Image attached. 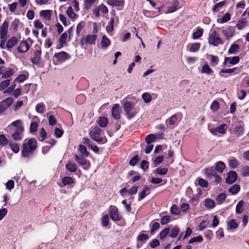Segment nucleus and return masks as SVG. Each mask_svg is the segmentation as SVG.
<instances>
[{
	"label": "nucleus",
	"mask_w": 249,
	"mask_h": 249,
	"mask_svg": "<svg viewBox=\"0 0 249 249\" xmlns=\"http://www.w3.org/2000/svg\"><path fill=\"white\" fill-rule=\"evenodd\" d=\"M36 147L37 141L35 139H30L27 142L23 143L21 150L22 157L27 158L32 156Z\"/></svg>",
	"instance_id": "obj_1"
},
{
	"label": "nucleus",
	"mask_w": 249,
	"mask_h": 249,
	"mask_svg": "<svg viewBox=\"0 0 249 249\" xmlns=\"http://www.w3.org/2000/svg\"><path fill=\"white\" fill-rule=\"evenodd\" d=\"M101 129L97 126H95L91 128L89 131V136L90 138L94 141L101 143H105L107 142V140L104 142V138L101 136Z\"/></svg>",
	"instance_id": "obj_2"
},
{
	"label": "nucleus",
	"mask_w": 249,
	"mask_h": 249,
	"mask_svg": "<svg viewBox=\"0 0 249 249\" xmlns=\"http://www.w3.org/2000/svg\"><path fill=\"white\" fill-rule=\"evenodd\" d=\"M124 111L128 118L129 119L133 118L136 114L134 109V105L130 101H125L123 104Z\"/></svg>",
	"instance_id": "obj_3"
},
{
	"label": "nucleus",
	"mask_w": 249,
	"mask_h": 249,
	"mask_svg": "<svg viewBox=\"0 0 249 249\" xmlns=\"http://www.w3.org/2000/svg\"><path fill=\"white\" fill-rule=\"evenodd\" d=\"M209 43L213 46H218L219 44H223L221 38L218 36V34L215 31H213L210 36Z\"/></svg>",
	"instance_id": "obj_4"
},
{
	"label": "nucleus",
	"mask_w": 249,
	"mask_h": 249,
	"mask_svg": "<svg viewBox=\"0 0 249 249\" xmlns=\"http://www.w3.org/2000/svg\"><path fill=\"white\" fill-rule=\"evenodd\" d=\"M13 99L8 97L0 102V114L4 112L13 103Z\"/></svg>",
	"instance_id": "obj_5"
},
{
	"label": "nucleus",
	"mask_w": 249,
	"mask_h": 249,
	"mask_svg": "<svg viewBox=\"0 0 249 249\" xmlns=\"http://www.w3.org/2000/svg\"><path fill=\"white\" fill-rule=\"evenodd\" d=\"M109 215L111 219L114 221H118L121 220V216L119 215L117 208L111 205L109 208Z\"/></svg>",
	"instance_id": "obj_6"
},
{
	"label": "nucleus",
	"mask_w": 249,
	"mask_h": 249,
	"mask_svg": "<svg viewBox=\"0 0 249 249\" xmlns=\"http://www.w3.org/2000/svg\"><path fill=\"white\" fill-rule=\"evenodd\" d=\"M75 160L85 169H88L90 166V162L83 156L75 155Z\"/></svg>",
	"instance_id": "obj_7"
},
{
	"label": "nucleus",
	"mask_w": 249,
	"mask_h": 249,
	"mask_svg": "<svg viewBox=\"0 0 249 249\" xmlns=\"http://www.w3.org/2000/svg\"><path fill=\"white\" fill-rule=\"evenodd\" d=\"M54 56L57 58V60L59 62H64L71 57L70 55L64 51L55 53Z\"/></svg>",
	"instance_id": "obj_8"
},
{
	"label": "nucleus",
	"mask_w": 249,
	"mask_h": 249,
	"mask_svg": "<svg viewBox=\"0 0 249 249\" xmlns=\"http://www.w3.org/2000/svg\"><path fill=\"white\" fill-rule=\"evenodd\" d=\"M237 178L238 175L236 172L233 171H230L228 173V177L226 179V182L228 184H232L237 180Z\"/></svg>",
	"instance_id": "obj_9"
},
{
	"label": "nucleus",
	"mask_w": 249,
	"mask_h": 249,
	"mask_svg": "<svg viewBox=\"0 0 249 249\" xmlns=\"http://www.w3.org/2000/svg\"><path fill=\"white\" fill-rule=\"evenodd\" d=\"M9 27V22L7 21H5L3 23L0 30V37L1 39H3L6 37L8 33V29Z\"/></svg>",
	"instance_id": "obj_10"
},
{
	"label": "nucleus",
	"mask_w": 249,
	"mask_h": 249,
	"mask_svg": "<svg viewBox=\"0 0 249 249\" xmlns=\"http://www.w3.org/2000/svg\"><path fill=\"white\" fill-rule=\"evenodd\" d=\"M120 112L121 109L120 105L118 104H115L111 109V114L112 117L116 120L120 119Z\"/></svg>",
	"instance_id": "obj_11"
},
{
	"label": "nucleus",
	"mask_w": 249,
	"mask_h": 249,
	"mask_svg": "<svg viewBox=\"0 0 249 249\" xmlns=\"http://www.w3.org/2000/svg\"><path fill=\"white\" fill-rule=\"evenodd\" d=\"M41 50H36L34 52V56L31 58V62L34 65H38L41 62Z\"/></svg>",
	"instance_id": "obj_12"
},
{
	"label": "nucleus",
	"mask_w": 249,
	"mask_h": 249,
	"mask_svg": "<svg viewBox=\"0 0 249 249\" xmlns=\"http://www.w3.org/2000/svg\"><path fill=\"white\" fill-rule=\"evenodd\" d=\"M30 49V46L26 41H21L18 47V51L19 53H23L28 51Z\"/></svg>",
	"instance_id": "obj_13"
},
{
	"label": "nucleus",
	"mask_w": 249,
	"mask_h": 249,
	"mask_svg": "<svg viewBox=\"0 0 249 249\" xmlns=\"http://www.w3.org/2000/svg\"><path fill=\"white\" fill-rule=\"evenodd\" d=\"M222 32L226 39L229 40L234 36V29L233 27H231L227 29L223 30Z\"/></svg>",
	"instance_id": "obj_14"
},
{
	"label": "nucleus",
	"mask_w": 249,
	"mask_h": 249,
	"mask_svg": "<svg viewBox=\"0 0 249 249\" xmlns=\"http://www.w3.org/2000/svg\"><path fill=\"white\" fill-rule=\"evenodd\" d=\"M18 42V39L17 37L13 36L11 37L7 42L6 48L8 49L12 48Z\"/></svg>",
	"instance_id": "obj_15"
},
{
	"label": "nucleus",
	"mask_w": 249,
	"mask_h": 249,
	"mask_svg": "<svg viewBox=\"0 0 249 249\" xmlns=\"http://www.w3.org/2000/svg\"><path fill=\"white\" fill-rule=\"evenodd\" d=\"M107 3L112 6H123L124 1L123 0H107Z\"/></svg>",
	"instance_id": "obj_16"
},
{
	"label": "nucleus",
	"mask_w": 249,
	"mask_h": 249,
	"mask_svg": "<svg viewBox=\"0 0 249 249\" xmlns=\"http://www.w3.org/2000/svg\"><path fill=\"white\" fill-rule=\"evenodd\" d=\"M10 125H13L16 127L15 130H18V131H23L24 127L22 125V122L20 120H17L12 122Z\"/></svg>",
	"instance_id": "obj_17"
},
{
	"label": "nucleus",
	"mask_w": 249,
	"mask_h": 249,
	"mask_svg": "<svg viewBox=\"0 0 249 249\" xmlns=\"http://www.w3.org/2000/svg\"><path fill=\"white\" fill-rule=\"evenodd\" d=\"M178 5V2L177 0H173L172 5L169 6L167 9L168 13H173L177 10V7Z\"/></svg>",
	"instance_id": "obj_18"
},
{
	"label": "nucleus",
	"mask_w": 249,
	"mask_h": 249,
	"mask_svg": "<svg viewBox=\"0 0 249 249\" xmlns=\"http://www.w3.org/2000/svg\"><path fill=\"white\" fill-rule=\"evenodd\" d=\"M65 167L66 169L71 173L75 172L77 170L76 165L71 161H69Z\"/></svg>",
	"instance_id": "obj_19"
},
{
	"label": "nucleus",
	"mask_w": 249,
	"mask_h": 249,
	"mask_svg": "<svg viewBox=\"0 0 249 249\" xmlns=\"http://www.w3.org/2000/svg\"><path fill=\"white\" fill-rule=\"evenodd\" d=\"M205 206L208 209H212L215 206V202L212 199L206 198L204 202Z\"/></svg>",
	"instance_id": "obj_20"
},
{
	"label": "nucleus",
	"mask_w": 249,
	"mask_h": 249,
	"mask_svg": "<svg viewBox=\"0 0 249 249\" xmlns=\"http://www.w3.org/2000/svg\"><path fill=\"white\" fill-rule=\"evenodd\" d=\"M110 44V40L106 36H103L102 38L101 45L102 48H107Z\"/></svg>",
	"instance_id": "obj_21"
},
{
	"label": "nucleus",
	"mask_w": 249,
	"mask_h": 249,
	"mask_svg": "<svg viewBox=\"0 0 249 249\" xmlns=\"http://www.w3.org/2000/svg\"><path fill=\"white\" fill-rule=\"evenodd\" d=\"M23 131H18V130H15V132L12 135L13 139L16 141H18L21 140L22 135Z\"/></svg>",
	"instance_id": "obj_22"
},
{
	"label": "nucleus",
	"mask_w": 249,
	"mask_h": 249,
	"mask_svg": "<svg viewBox=\"0 0 249 249\" xmlns=\"http://www.w3.org/2000/svg\"><path fill=\"white\" fill-rule=\"evenodd\" d=\"M96 37L97 36L94 35H88L86 37V42L91 45L94 44Z\"/></svg>",
	"instance_id": "obj_23"
},
{
	"label": "nucleus",
	"mask_w": 249,
	"mask_h": 249,
	"mask_svg": "<svg viewBox=\"0 0 249 249\" xmlns=\"http://www.w3.org/2000/svg\"><path fill=\"white\" fill-rule=\"evenodd\" d=\"M226 60H228V63L230 64L235 65L239 62L240 58L237 56L232 57H226Z\"/></svg>",
	"instance_id": "obj_24"
},
{
	"label": "nucleus",
	"mask_w": 249,
	"mask_h": 249,
	"mask_svg": "<svg viewBox=\"0 0 249 249\" xmlns=\"http://www.w3.org/2000/svg\"><path fill=\"white\" fill-rule=\"evenodd\" d=\"M180 231V230L178 226L173 227L171 230V233L169 234V236L172 238L176 237Z\"/></svg>",
	"instance_id": "obj_25"
},
{
	"label": "nucleus",
	"mask_w": 249,
	"mask_h": 249,
	"mask_svg": "<svg viewBox=\"0 0 249 249\" xmlns=\"http://www.w3.org/2000/svg\"><path fill=\"white\" fill-rule=\"evenodd\" d=\"M51 11L49 10H42L40 12V15L46 19H50L51 17Z\"/></svg>",
	"instance_id": "obj_26"
},
{
	"label": "nucleus",
	"mask_w": 249,
	"mask_h": 249,
	"mask_svg": "<svg viewBox=\"0 0 249 249\" xmlns=\"http://www.w3.org/2000/svg\"><path fill=\"white\" fill-rule=\"evenodd\" d=\"M226 167L225 164L223 161H219L215 166V169L218 172L221 173Z\"/></svg>",
	"instance_id": "obj_27"
},
{
	"label": "nucleus",
	"mask_w": 249,
	"mask_h": 249,
	"mask_svg": "<svg viewBox=\"0 0 249 249\" xmlns=\"http://www.w3.org/2000/svg\"><path fill=\"white\" fill-rule=\"evenodd\" d=\"M240 190V185L238 184H234L229 189V191L233 195L238 193Z\"/></svg>",
	"instance_id": "obj_28"
},
{
	"label": "nucleus",
	"mask_w": 249,
	"mask_h": 249,
	"mask_svg": "<svg viewBox=\"0 0 249 249\" xmlns=\"http://www.w3.org/2000/svg\"><path fill=\"white\" fill-rule=\"evenodd\" d=\"M189 51L191 52H196L200 47V44L199 43H195L190 44Z\"/></svg>",
	"instance_id": "obj_29"
},
{
	"label": "nucleus",
	"mask_w": 249,
	"mask_h": 249,
	"mask_svg": "<svg viewBox=\"0 0 249 249\" xmlns=\"http://www.w3.org/2000/svg\"><path fill=\"white\" fill-rule=\"evenodd\" d=\"M240 47L238 44H233L231 45L228 50V53L230 54H233L238 52L239 50Z\"/></svg>",
	"instance_id": "obj_30"
},
{
	"label": "nucleus",
	"mask_w": 249,
	"mask_h": 249,
	"mask_svg": "<svg viewBox=\"0 0 249 249\" xmlns=\"http://www.w3.org/2000/svg\"><path fill=\"white\" fill-rule=\"evenodd\" d=\"M247 25V21L245 19L243 18L238 21L236 26L239 30H242L244 27Z\"/></svg>",
	"instance_id": "obj_31"
},
{
	"label": "nucleus",
	"mask_w": 249,
	"mask_h": 249,
	"mask_svg": "<svg viewBox=\"0 0 249 249\" xmlns=\"http://www.w3.org/2000/svg\"><path fill=\"white\" fill-rule=\"evenodd\" d=\"M68 37V34L66 32L63 33L60 37L59 43L61 47H63L66 43Z\"/></svg>",
	"instance_id": "obj_32"
},
{
	"label": "nucleus",
	"mask_w": 249,
	"mask_h": 249,
	"mask_svg": "<svg viewBox=\"0 0 249 249\" xmlns=\"http://www.w3.org/2000/svg\"><path fill=\"white\" fill-rule=\"evenodd\" d=\"M205 174L209 178H213V177L216 174V173L215 170L213 168H211L206 169Z\"/></svg>",
	"instance_id": "obj_33"
},
{
	"label": "nucleus",
	"mask_w": 249,
	"mask_h": 249,
	"mask_svg": "<svg viewBox=\"0 0 249 249\" xmlns=\"http://www.w3.org/2000/svg\"><path fill=\"white\" fill-rule=\"evenodd\" d=\"M62 183L64 185H71L73 182V180L72 178L70 177H65L62 179Z\"/></svg>",
	"instance_id": "obj_34"
},
{
	"label": "nucleus",
	"mask_w": 249,
	"mask_h": 249,
	"mask_svg": "<svg viewBox=\"0 0 249 249\" xmlns=\"http://www.w3.org/2000/svg\"><path fill=\"white\" fill-rule=\"evenodd\" d=\"M236 70V68L233 69H222L219 72V75L221 77H224V75L222 73H231L234 72Z\"/></svg>",
	"instance_id": "obj_35"
},
{
	"label": "nucleus",
	"mask_w": 249,
	"mask_h": 249,
	"mask_svg": "<svg viewBox=\"0 0 249 249\" xmlns=\"http://www.w3.org/2000/svg\"><path fill=\"white\" fill-rule=\"evenodd\" d=\"M79 150L81 153V154L85 157H88L89 155V153L88 152L87 148L85 146L80 144L79 145Z\"/></svg>",
	"instance_id": "obj_36"
},
{
	"label": "nucleus",
	"mask_w": 249,
	"mask_h": 249,
	"mask_svg": "<svg viewBox=\"0 0 249 249\" xmlns=\"http://www.w3.org/2000/svg\"><path fill=\"white\" fill-rule=\"evenodd\" d=\"M244 204L243 200H240L238 203L236 207V213H241L243 211V206Z\"/></svg>",
	"instance_id": "obj_37"
},
{
	"label": "nucleus",
	"mask_w": 249,
	"mask_h": 249,
	"mask_svg": "<svg viewBox=\"0 0 249 249\" xmlns=\"http://www.w3.org/2000/svg\"><path fill=\"white\" fill-rule=\"evenodd\" d=\"M142 99L145 103H148L151 101L152 97L149 93L145 92L142 94Z\"/></svg>",
	"instance_id": "obj_38"
},
{
	"label": "nucleus",
	"mask_w": 249,
	"mask_h": 249,
	"mask_svg": "<svg viewBox=\"0 0 249 249\" xmlns=\"http://www.w3.org/2000/svg\"><path fill=\"white\" fill-rule=\"evenodd\" d=\"M168 169L166 168H161L160 167L157 168L155 171H154V173L156 172L157 174L160 175H164L167 174Z\"/></svg>",
	"instance_id": "obj_39"
},
{
	"label": "nucleus",
	"mask_w": 249,
	"mask_h": 249,
	"mask_svg": "<svg viewBox=\"0 0 249 249\" xmlns=\"http://www.w3.org/2000/svg\"><path fill=\"white\" fill-rule=\"evenodd\" d=\"M13 74L14 71L13 69L11 68H9L7 71H6L4 73L2 74V78L3 79H6L10 77Z\"/></svg>",
	"instance_id": "obj_40"
},
{
	"label": "nucleus",
	"mask_w": 249,
	"mask_h": 249,
	"mask_svg": "<svg viewBox=\"0 0 249 249\" xmlns=\"http://www.w3.org/2000/svg\"><path fill=\"white\" fill-rule=\"evenodd\" d=\"M170 213L172 214L178 215L180 213V210L177 205H174L170 209Z\"/></svg>",
	"instance_id": "obj_41"
},
{
	"label": "nucleus",
	"mask_w": 249,
	"mask_h": 249,
	"mask_svg": "<svg viewBox=\"0 0 249 249\" xmlns=\"http://www.w3.org/2000/svg\"><path fill=\"white\" fill-rule=\"evenodd\" d=\"M170 228H166L164 230H163L160 233V239H163L169 233L170 231Z\"/></svg>",
	"instance_id": "obj_42"
},
{
	"label": "nucleus",
	"mask_w": 249,
	"mask_h": 249,
	"mask_svg": "<svg viewBox=\"0 0 249 249\" xmlns=\"http://www.w3.org/2000/svg\"><path fill=\"white\" fill-rule=\"evenodd\" d=\"M155 140L156 136L153 134H149L145 137V141L148 144L154 142Z\"/></svg>",
	"instance_id": "obj_43"
},
{
	"label": "nucleus",
	"mask_w": 249,
	"mask_h": 249,
	"mask_svg": "<svg viewBox=\"0 0 249 249\" xmlns=\"http://www.w3.org/2000/svg\"><path fill=\"white\" fill-rule=\"evenodd\" d=\"M11 150L15 153H17L19 151V146L18 143L11 142L9 144Z\"/></svg>",
	"instance_id": "obj_44"
},
{
	"label": "nucleus",
	"mask_w": 249,
	"mask_h": 249,
	"mask_svg": "<svg viewBox=\"0 0 249 249\" xmlns=\"http://www.w3.org/2000/svg\"><path fill=\"white\" fill-rule=\"evenodd\" d=\"M239 164L236 159H232L229 160V166L232 168H236Z\"/></svg>",
	"instance_id": "obj_45"
},
{
	"label": "nucleus",
	"mask_w": 249,
	"mask_h": 249,
	"mask_svg": "<svg viewBox=\"0 0 249 249\" xmlns=\"http://www.w3.org/2000/svg\"><path fill=\"white\" fill-rule=\"evenodd\" d=\"M226 198V194L225 193H221L217 196L216 200L219 204H221L224 201Z\"/></svg>",
	"instance_id": "obj_46"
},
{
	"label": "nucleus",
	"mask_w": 249,
	"mask_h": 249,
	"mask_svg": "<svg viewBox=\"0 0 249 249\" xmlns=\"http://www.w3.org/2000/svg\"><path fill=\"white\" fill-rule=\"evenodd\" d=\"M213 72V70L210 68V67L207 64L204 65L202 67L201 72L210 74Z\"/></svg>",
	"instance_id": "obj_47"
},
{
	"label": "nucleus",
	"mask_w": 249,
	"mask_h": 249,
	"mask_svg": "<svg viewBox=\"0 0 249 249\" xmlns=\"http://www.w3.org/2000/svg\"><path fill=\"white\" fill-rule=\"evenodd\" d=\"M177 121V117L176 115H172L169 119L166 120V124L171 125L175 124Z\"/></svg>",
	"instance_id": "obj_48"
},
{
	"label": "nucleus",
	"mask_w": 249,
	"mask_h": 249,
	"mask_svg": "<svg viewBox=\"0 0 249 249\" xmlns=\"http://www.w3.org/2000/svg\"><path fill=\"white\" fill-rule=\"evenodd\" d=\"M107 123H108V120H107V118L103 117L100 118V119L98 122V124L101 127H104L106 126V125L107 124Z\"/></svg>",
	"instance_id": "obj_49"
},
{
	"label": "nucleus",
	"mask_w": 249,
	"mask_h": 249,
	"mask_svg": "<svg viewBox=\"0 0 249 249\" xmlns=\"http://www.w3.org/2000/svg\"><path fill=\"white\" fill-rule=\"evenodd\" d=\"M203 237L199 235L196 237H195L191 238L189 240L188 243L189 244H193L195 242H201L203 241Z\"/></svg>",
	"instance_id": "obj_50"
},
{
	"label": "nucleus",
	"mask_w": 249,
	"mask_h": 249,
	"mask_svg": "<svg viewBox=\"0 0 249 249\" xmlns=\"http://www.w3.org/2000/svg\"><path fill=\"white\" fill-rule=\"evenodd\" d=\"M44 109V104L43 103H39L36 105V110L39 113H43Z\"/></svg>",
	"instance_id": "obj_51"
},
{
	"label": "nucleus",
	"mask_w": 249,
	"mask_h": 249,
	"mask_svg": "<svg viewBox=\"0 0 249 249\" xmlns=\"http://www.w3.org/2000/svg\"><path fill=\"white\" fill-rule=\"evenodd\" d=\"M203 35V30L201 29H198L193 35L194 39H197L201 37Z\"/></svg>",
	"instance_id": "obj_52"
},
{
	"label": "nucleus",
	"mask_w": 249,
	"mask_h": 249,
	"mask_svg": "<svg viewBox=\"0 0 249 249\" xmlns=\"http://www.w3.org/2000/svg\"><path fill=\"white\" fill-rule=\"evenodd\" d=\"M226 124H222L218 125L217 127V132L221 134H225L226 132Z\"/></svg>",
	"instance_id": "obj_53"
},
{
	"label": "nucleus",
	"mask_w": 249,
	"mask_h": 249,
	"mask_svg": "<svg viewBox=\"0 0 249 249\" xmlns=\"http://www.w3.org/2000/svg\"><path fill=\"white\" fill-rule=\"evenodd\" d=\"M10 83V79H7L6 80L2 81L0 83V90H2L6 87H7Z\"/></svg>",
	"instance_id": "obj_54"
},
{
	"label": "nucleus",
	"mask_w": 249,
	"mask_h": 249,
	"mask_svg": "<svg viewBox=\"0 0 249 249\" xmlns=\"http://www.w3.org/2000/svg\"><path fill=\"white\" fill-rule=\"evenodd\" d=\"M164 160V156H160L157 157L154 161V164L155 167L158 166L160 163L162 162Z\"/></svg>",
	"instance_id": "obj_55"
},
{
	"label": "nucleus",
	"mask_w": 249,
	"mask_h": 249,
	"mask_svg": "<svg viewBox=\"0 0 249 249\" xmlns=\"http://www.w3.org/2000/svg\"><path fill=\"white\" fill-rule=\"evenodd\" d=\"M85 24L84 21H81L77 25L76 27V35L77 36H79L80 32H81L83 28L85 26Z\"/></svg>",
	"instance_id": "obj_56"
},
{
	"label": "nucleus",
	"mask_w": 249,
	"mask_h": 249,
	"mask_svg": "<svg viewBox=\"0 0 249 249\" xmlns=\"http://www.w3.org/2000/svg\"><path fill=\"white\" fill-rule=\"evenodd\" d=\"M109 217L107 214L104 215L102 219V225L104 227H107L109 224Z\"/></svg>",
	"instance_id": "obj_57"
},
{
	"label": "nucleus",
	"mask_w": 249,
	"mask_h": 249,
	"mask_svg": "<svg viewBox=\"0 0 249 249\" xmlns=\"http://www.w3.org/2000/svg\"><path fill=\"white\" fill-rule=\"evenodd\" d=\"M238 226V224L235 220L232 219L230 221L228 225V228L230 230L236 229Z\"/></svg>",
	"instance_id": "obj_58"
},
{
	"label": "nucleus",
	"mask_w": 249,
	"mask_h": 249,
	"mask_svg": "<svg viewBox=\"0 0 249 249\" xmlns=\"http://www.w3.org/2000/svg\"><path fill=\"white\" fill-rule=\"evenodd\" d=\"M149 238V236L147 234H141L137 237V240L142 242H144Z\"/></svg>",
	"instance_id": "obj_59"
},
{
	"label": "nucleus",
	"mask_w": 249,
	"mask_h": 249,
	"mask_svg": "<svg viewBox=\"0 0 249 249\" xmlns=\"http://www.w3.org/2000/svg\"><path fill=\"white\" fill-rule=\"evenodd\" d=\"M219 108V104L217 101H213L211 105V109L213 111H216Z\"/></svg>",
	"instance_id": "obj_60"
},
{
	"label": "nucleus",
	"mask_w": 249,
	"mask_h": 249,
	"mask_svg": "<svg viewBox=\"0 0 249 249\" xmlns=\"http://www.w3.org/2000/svg\"><path fill=\"white\" fill-rule=\"evenodd\" d=\"M231 19V15L229 13H227L220 19V22L225 23Z\"/></svg>",
	"instance_id": "obj_61"
},
{
	"label": "nucleus",
	"mask_w": 249,
	"mask_h": 249,
	"mask_svg": "<svg viewBox=\"0 0 249 249\" xmlns=\"http://www.w3.org/2000/svg\"><path fill=\"white\" fill-rule=\"evenodd\" d=\"M225 3L226 1H222L215 4L213 8V12H215L217 10V9L218 8L222 7L225 4Z\"/></svg>",
	"instance_id": "obj_62"
},
{
	"label": "nucleus",
	"mask_w": 249,
	"mask_h": 249,
	"mask_svg": "<svg viewBox=\"0 0 249 249\" xmlns=\"http://www.w3.org/2000/svg\"><path fill=\"white\" fill-rule=\"evenodd\" d=\"M171 217L169 215H164L162 217L160 223L161 225H165L169 223Z\"/></svg>",
	"instance_id": "obj_63"
},
{
	"label": "nucleus",
	"mask_w": 249,
	"mask_h": 249,
	"mask_svg": "<svg viewBox=\"0 0 249 249\" xmlns=\"http://www.w3.org/2000/svg\"><path fill=\"white\" fill-rule=\"evenodd\" d=\"M38 124H37L35 122H32L30 126V131L31 133L35 132L36 131L37 128Z\"/></svg>",
	"instance_id": "obj_64"
}]
</instances>
